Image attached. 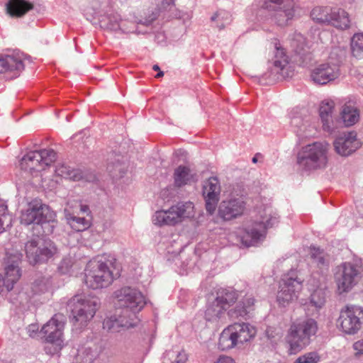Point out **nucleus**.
<instances>
[{
    "instance_id": "1",
    "label": "nucleus",
    "mask_w": 363,
    "mask_h": 363,
    "mask_svg": "<svg viewBox=\"0 0 363 363\" xmlns=\"http://www.w3.org/2000/svg\"><path fill=\"white\" fill-rule=\"evenodd\" d=\"M318 331L317 322L311 318H301L292 321L285 340L290 354H296L306 348Z\"/></svg>"
},
{
    "instance_id": "2",
    "label": "nucleus",
    "mask_w": 363,
    "mask_h": 363,
    "mask_svg": "<svg viewBox=\"0 0 363 363\" xmlns=\"http://www.w3.org/2000/svg\"><path fill=\"white\" fill-rule=\"evenodd\" d=\"M100 304L99 299L91 294H77L68 302L72 322L77 329H82L94 318Z\"/></svg>"
},
{
    "instance_id": "3",
    "label": "nucleus",
    "mask_w": 363,
    "mask_h": 363,
    "mask_svg": "<svg viewBox=\"0 0 363 363\" xmlns=\"http://www.w3.org/2000/svg\"><path fill=\"white\" fill-rule=\"evenodd\" d=\"M278 221V217L272 213L271 208H265L263 213L259 212V217L245 228L241 235L242 244L247 247L256 245L264 240L267 229L273 227Z\"/></svg>"
},
{
    "instance_id": "4",
    "label": "nucleus",
    "mask_w": 363,
    "mask_h": 363,
    "mask_svg": "<svg viewBox=\"0 0 363 363\" xmlns=\"http://www.w3.org/2000/svg\"><path fill=\"white\" fill-rule=\"evenodd\" d=\"M330 145L325 142H315L301 147L297 155V163L306 170L323 169L328 162Z\"/></svg>"
},
{
    "instance_id": "5",
    "label": "nucleus",
    "mask_w": 363,
    "mask_h": 363,
    "mask_svg": "<svg viewBox=\"0 0 363 363\" xmlns=\"http://www.w3.org/2000/svg\"><path fill=\"white\" fill-rule=\"evenodd\" d=\"M111 262L102 260H90L85 269L84 281L91 289H98L108 286L113 281L115 276Z\"/></svg>"
},
{
    "instance_id": "6",
    "label": "nucleus",
    "mask_w": 363,
    "mask_h": 363,
    "mask_svg": "<svg viewBox=\"0 0 363 363\" xmlns=\"http://www.w3.org/2000/svg\"><path fill=\"white\" fill-rule=\"evenodd\" d=\"M237 298L235 291L227 289H220L216 298L207 306L204 316L206 320L217 325L224 320L226 311Z\"/></svg>"
},
{
    "instance_id": "7",
    "label": "nucleus",
    "mask_w": 363,
    "mask_h": 363,
    "mask_svg": "<svg viewBox=\"0 0 363 363\" xmlns=\"http://www.w3.org/2000/svg\"><path fill=\"white\" fill-rule=\"evenodd\" d=\"M25 251L28 262L31 264H36L45 262L53 257L57 252V249L50 240L37 238L26 243Z\"/></svg>"
},
{
    "instance_id": "8",
    "label": "nucleus",
    "mask_w": 363,
    "mask_h": 363,
    "mask_svg": "<svg viewBox=\"0 0 363 363\" xmlns=\"http://www.w3.org/2000/svg\"><path fill=\"white\" fill-rule=\"evenodd\" d=\"M194 216L191 202L179 203L167 211H158L152 216V223L159 226L174 225L182 218Z\"/></svg>"
},
{
    "instance_id": "9",
    "label": "nucleus",
    "mask_w": 363,
    "mask_h": 363,
    "mask_svg": "<svg viewBox=\"0 0 363 363\" xmlns=\"http://www.w3.org/2000/svg\"><path fill=\"white\" fill-rule=\"evenodd\" d=\"M23 255L16 249H8L4 258V271L6 278L0 274V294L6 287L8 291L13 288V285L21 276L19 264L21 262Z\"/></svg>"
},
{
    "instance_id": "10",
    "label": "nucleus",
    "mask_w": 363,
    "mask_h": 363,
    "mask_svg": "<svg viewBox=\"0 0 363 363\" xmlns=\"http://www.w3.org/2000/svg\"><path fill=\"white\" fill-rule=\"evenodd\" d=\"M115 297L118 305L123 308L122 311L127 314L133 313L136 315V313L140 311L147 303L142 292L130 286H125L117 290L115 292Z\"/></svg>"
},
{
    "instance_id": "11",
    "label": "nucleus",
    "mask_w": 363,
    "mask_h": 363,
    "mask_svg": "<svg viewBox=\"0 0 363 363\" xmlns=\"http://www.w3.org/2000/svg\"><path fill=\"white\" fill-rule=\"evenodd\" d=\"M56 160V152L52 149L31 151L20 161L21 168L30 174L39 172L50 166Z\"/></svg>"
},
{
    "instance_id": "12",
    "label": "nucleus",
    "mask_w": 363,
    "mask_h": 363,
    "mask_svg": "<svg viewBox=\"0 0 363 363\" xmlns=\"http://www.w3.org/2000/svg\"><path fill=\"white\" fill-rule=\"evenodd\" d=\"M311 16L317 23L332 25L340 29L347 28L350 25L347 13L340 9L316 7L312 10Z\"/></svg>"
},
{
    "instance_id": "13",
    "label": "nucleus",
    "mask_w": 363,
    "mask_h": 363,
    "mask_svg": "<svg viewBox=\"0 0 363 363\" xmlns=\"http://www.w3.org/2000/svg\"><path fill=\"white\" fill-rule=\"evenodd\" d=\"M302 289V280L296 274V272L291 270L284 274L279 283L277 300L281 306H286L296 299L298 293Z\"/></svg>"
},
{
    "instance_id": "14",
    "label": "nucleus",
    "mask_w": 363,
    "mask_h": 363,
    "mask_svg": "<svg viewBox=\"0 0 363 363\" xmlns=\"http://www.w3.org/2000/svg\"><path fill=\"white\" fill-rule=\"evenodd\" d=\"M363 308L356 306H346L340 310L337 325L347 335L356 334L361 328Z\"/></svg>"
},
{
    "instance_id": "15",
    "label": "nucleus",
    "mask_w": 363,
    "mask_h": 363,
    "mask_svg": "<svg viewBox=\"0 0 363 363\" xmlns=\"http://www.w3.org/2000/svg\"><path fill=\"white\" fill-rule=\"evenodd\" d=\"M261 7L274 11L273 18L281 26L287 25L296 12L293 0H263Z\"/></svg>"
},
{
    "instance_id": "16",
    "label": "nucleus",
    "mask_w": 363,
    "mask_h": 363,
    "mask_svg": "<svg viewBox=\"0 0 363 363\" xmlns=\"http://www.w3.org/2000/svg\"><path fill=\"white\" fill-rule=\"evenodd\" d=\"M52 218V213L48 206L43 204L40 200L31 201L28 208L21 215V223L28 225L32 223L42 224Z\"/></svg>"
},
{
    "instance_id": "17",
    "label": "nucleus",
    "mask_w": 363,
    "mask_h": 363,
    "mask_svg": "<svg viewBox=\"0 0 363 363\" xmlns=\"http://www.w3.org/2000/svg\"><path fill=\"white\" fill-rule=\"evenodd\" d=\"M359 274L357 268L350 262L338 266L335 273L337 292L340 294L349 292L357 284Z\"/></svg>"
},
{
    "instance_id": "18",
    "label": "nucleus",
    "mask_w": 363,
    "mask_h": 363,
    "mask_svg": "<svg viewBox=\"0 0 363 363\" xmlns=\"http://www.w3.org/2000/svg\"><path fill=\"white\" fill-rule=\"evenodd\" d=\"M64 327V316L61 314H56L43 326L40 330L45 341L55 346V351L61 350L63 346L62 331Z\"/></svg>"
},
{
    "instance_id": "19",
    "label": "nucleus",
    "mask_w": 363,
    "mask_h": 363,
    "mask_svg": "<svg viewBox=\"0 0 363 363\" xmlns=\"http://www.w3.org/2000/svg\"><path fill=\"white\" fill-rule=\"evenodd\" d=\"M340 75V64L328 61L315 66L311 71L310 79L314 84L325 85L335 80Z\"/></svg>"
},
{
    "instance_id": "20",
    "label": "nucleus",
    "mask_w": 363,
    "mask_h": 363,
    "mask_svg": "<svg viewBox=\"0 0 363 363\" xmlns=\"http://www.w3.org/2000/svg\"><path fill=\"white\" fill-rule=\"evenodd\" d=\"M221 191L220 182L217 177H211L203 181L202 195L206 202V209L209 214H213L217 207Z\"/></svg>"
},
{
    "instance_id": "21",
    "label": "nucleus",
    "mask_w": 363,
    "mask_h": 363,
    "mask_svg": "<svg viewBox=\"0 0 363 363\" xmlns=\"http://www.w3.org/2000/svg\"><path fill=\"white\" fill-rule=\"evenodd\" d=\"M138 318L133 313L127 314L123 311L106 318L103 323L104 329L112 333L133 328L136 325Z\"/></svg>"
},
{
    "instance_id": "22",
    "label": "nucleus",
    "mask_w": 363,
    "mask_h": 363,
    "mask_svg": "<svg viewBox=\"0 0 363 363\" xmlns=\"http://www.w3.org/2000/svg\"><path fill=\"white\" fill-rule=\"evenodd\" d=\"M333 146L337 154L347 157L359 148L361 143L354 132H344L335 138Z\"/></svg>"
},
{
    "instance_id": "23",
    "label": "nucleus",
    "mask_w": 363,
    "mask_h": 363,
    "mask_svg": "<svg viewBox=\"0 0 363 363\" xmlns=\"http://www.w3.org/2000/svg\"><path fill=\"white\" fill-rule=\"evenodd\" d=\"M245 208V203L241 197H230L220 203L218 214L225 220H230L241 216Z\"/></svg>"
},
{
    "instance_id": "24",
    "label": "nucleus",
    "mask_w": 363,
    "mask_h": 363,
    "mask_svg": "<svg viewBox=\"0 0 363 363\" xmlns=\"http://www.w3.org/2000/svg\"><path fill=\"white\" fill-rule=\"evenodd\" d=\"M274 48L276 49L275 59L271 67L269 77L278 79L280 77H285L284 69L289 65V58L279 43H276Z\"/></svg>"
},
{
    "instance_id": "25",
    "label": "nucleus",
    "mask_w": 363,
    "mask_h": 363,
    "mask_svg": "<svg viewBox=\"0 0 363 363\" xmlns=\"http://www.w3.org/2000/svg\"><path fill=\"white\" fill-rule=\"evenodd\" d=\"M238 345L252 340L256 335V328L249 323H235L229 325Z\"/></svg>"
},
{
    "instance_id": "26",
    "label": "nucleus",
    "mask_w": 363,
    "mask_h": 363,
    "mask_svg": "<svg viewBox=\"0 0 363 363\" xmlns=\"http://www.w3.org/2000/svg\"><path fill=\"white\" fill-rule=\"evenodd\" d=\"M23 69V60L19 55H6L0 58V73L11 72L12 77H16Z\"/></svg>"
},
{
    "instance_id": "27",
    "label": "nucleus",
    "mask_w": 363,
    "mask_h": 363,
    "mask_svg": "<svg viewBox=\"0 0 363 363\" xmlns=\"http://www.w3.org/2000/svg\"><path fill=\"white\" fill-rule=\"evenodd\" d=\"M101 349L93 342H88L79 347L75 354L77 363H91L99 355Z\"/></svg>"
},
{
    "instance_id": "28",
    "label": "nucleus",
    "mask_w": 363,
    "mask_h": 363,
    "mask_svg": "<svg viewBox=\"0 0 363 363\" xmlns=\"http://www.w3.org/2000/svg\"><path fill=\"white\" fill-rule=\"evenodd\" d=\"M334 102L333 101H323L320 106L319 113L323 123V128L329 133L335 130L333 119Z\"/></svg>"
},
{
    "instance_id": "29",
    "label": "nucleus",
    "mask_w": 363,
    "mask_h": 363,
    "mask_svg": "<svg viewBox=\"0 0 363 363\" xmlns=\"http://www.w3.org/2000/svg\"><path fill=\"white\" fill-rule=\"evenodd\" d=\"M255 299L251 296H245L240 301L235 308L228 312V315L233 319L238 318H247L254 310Z\"/></svg>"
},
{
    "instance_id": "30",
    "label": "nucleus",
    "mask_w": 363,
    "mask_h": 363,
    "mask_svg": "<svg viewBox=\"0 0 363 363\" xmlns=\"http://www.w3.org/2000/svg\"><path fill=\"white\" fill-rule=\"evenodd\" d=\"M304 109L296 107L290 111L289 116L290 118V123L291 126L294 127V128H296L295 131L297 133V134L301 136L307 137V121H305L304 119Z\"/></svg>"
},
{
    "instance_id": "31",
    "label": "nucleus",
    "mask_w": 363,
    "mask_h": 363,
    "mask_svg": "<svg viewBox=\"0 0 363 363\" xmlns=\"http://www.w3.org/2000/svg\"><path fill=\"white\" fill-rule=\"evenodd\" d=\"M7 13L12 17H21L33 8L31 3L26 0H9L6 4Z\"/></svg>"
},
{
    "instance_id": "32",
    "label": "nucleus",
    "mask_w": 363,
    "mask_h": 363,
    "mask_svg": "<svg viewBox=\"0 0 363 363\" xmlns=\"http://www.w3.org/2000/svg\"><path fill=\"white\" fill-rule=\"evenodd\" d=\"M194 180V174L186 166L180 165L174 172V184L177 187L186 185Z\"/></svg>"
},
{
    "instance_id": "33",
    "label": "nucleus",
    "mask_w": 363,
    "mask_h": 363,
    "mask_svg": "<svg viewBox=\"0 0 363 363\" xmlns=\"http://www.w3.org/2000/svg\"><path fill=\"white\" fill-rule=\"evenodd\" d=\"M55 173L57 176L73 181H79L82 178V173L79 169H72L63 164L57 166Z\"/></svg>"
},
{
    "instance_id": "34",
    "label": "nucleus",
    "mask_w": 363,
    "mask_h": 363,
    "mask_svg": "<svg viewBox=\"0 0 363 363\" xmlns=\"http://www.w3.org/2000/svg\"><path fill=\"white\" fill-rule=\"evenodd\" d=\"M66 219L69 226L75 231L82 232L88 229L91 226L89 220L84 217H79L68 213L66 215Z\"/></svg>"
},
{
    "instance_id": "35",
    "label": "nucleus",
    "mask_w": 363,
    "mask_h": 363,
    "mask_svg": "<svg viewBox=\"0 0 363 363\" xmlns=\"http://www.w3.org/2000/svg\"><path fill=\"white\" fill-rule=\"evenodd\" d=\"M238 345L232 333L230 327L225 328L221 333L219 340L218 347L222 350L232 349Z\"/></svg>"
},
{
    "instance_id": "36",
    "label": "nucleus",
    "mask_w": 363,
    "mask_h": 363,
    "mask_svg": "<svg viewBox=\"0 0 363 363\" xmlns=\"http://www.w3.org/2000/svg\"><path fill=\"white\" fill-rule=\"evenodd\" d=\"M342 118L346 126L356 123L359 118V113L357 108L352 106H345L341 112Z\"/></svg>"
},
{
    "instance_id": "37",
    "label": "nucleus",
    "mask_w": 363,
    "mask_h": 363,
    "mask_svg": "<svg viewBox=\"0 0 363 363\" xmlns=\"http://www.w3.org/2000/svg\"><path fill=\"white\" fill-rule=\"evenodd\" d=\"M292 50L298 55H303L309 47L306 38L301 33H295L291 40Z\"/></svg>"
},
{
    "instance_id": "38",
    "label": "nucleus",
    "mask_w": 363,
    "mask_h": 363,
    "mask_svg": "<svg viewBox=\"0 0 363 363\" xmlns=\"http://www.w3.org/2000/svg\"><path fill=\"white\" fill-rule=\"evenodd\" d=\"M13 218L8 211V207L6 202L0 200V233L5 229L10 227L12 224Z\"/></svg>"
},
{
    "instance_id": "39",
    "label": "nucleus",
    "mask_w": 363,
    "mask_h": 363,
    "mask_svg": "<svg viewBox=\"0 0 363 363\" xmlns=\"http://www.w3.org/2000/svg\"><path fill=\"white\" fill-rule=\"evenodd\" d=\"M351 50L354 57L363 58V33H355L351 39Z\"/></svg>"
},
{
    "instance_id": "40",
    "label": "nucleus",
    "mask_w": 363,
    "mask_h": 363,
    "mask_svg": "<svg viewBox=\"0 0 363 363\" xmlns=\"http://www.w3.org/2000/svg\"><path fill=\"white\" fill-rule=\"evenodd\" d=\"M311 258L313 264L320 269L328 265V259H326L324 252L318 248L313 247L311 250Z\"/></svg>"
},
{
    "instance_id": "41",
    "label": "nucleus",
    "mask_w": 363,
    "mask_h": 363,
    "mask_svg": "<svg viewBox=\"0 0 363 363\" xmlns=\"http://www.w3.org/2000/svg\"><path fill=\"white\" fill-rule=\"evenodd\" d=\"M310 302L313 306L319 309L325 303V291L322 289H317L311 295Z\"/></svg>"
},
{
    "instance_id": "42",
    "label": "nucleus",
    "mask_w": 363,
    "mask_h": 363,
    "mask_svg": "<svg viewBox=\"0 0 363 363\" xmlns=\"http://www.w3.org/2000/svg\"><path fill=\"white\" fill-rule=\"evenodd\" d=\"M164 359L169 360L170 363H185L187 355L184 351L170 350L165 354Z\"/></svg>"
},
{
    "instance_id": "43",
    "label": "nucleus",
    "mask_w": 363,
    "mask_h": 363,
    "mask_svg": "<svg viewBox=\"0 0 363 363\" xmlns=\"http://www.w3.org/2000/svg\"><path fill=\"white\" fill-rule=\"evenodd\" d=\"M212 21L216 22V26L220 29L225 27V25L230 22V15L225 11H218L211 18Z\"/></svg>"
},
{
    "instance_id": "44",
    "label": "nucleus",
    "mask_w": 363,
    "mask_h": 363,
    "mask_svg": "<svg viewBox=\"0 0 363 363\" xmlns=\"http://www.w3.org/2000/svg\"><path fill=\"white\" fill-rule=\"evenodd\" d=\"M122 158L123 157L118 155V158L115 159L114 160H111L108 164V170L112 173H116L117 172L119 173H123L125 166L122 163Z\"/></svg>"
},
{
    "instance_id": "45",
    "label": "nucleus",
    "mask_w": 363,
    "mask_h": 363,
    "mask_svg": "<svg viewBox=\"0 0 363 363\" xmlns=\"http://www.w3.org/2000/svg\"><path fill=\"white\" fill-rule=\"evenodd\" d=\"M319 360V356L315 352H307L298 357L294 363H316Z\"/></svg>"
},
{
    "instance_id": "46",
    "label": "nucleus",
    "mask_w": 363,
    "mask_h": 363,
    "mask_svg": "<svg viewBox=\"0 0 363 363\" xmlns=\"http://www.w3.org/2000/svg\"><path fill=\"white\" fill-rule=\"evenodd\" d=\"M114 19L110 18L107 28L111 30H118L121 29V25L118 19L113 17Z\"/></svg>"
},
{
    "instance_id": "47",
    "label": "nucleus",
    "mask_w": 363,
    "mask_h": 363,
    "mask_svg": "<svg viewBox=\"0 0 363 363\" xmlns=\"http://www.w3.org/2000/svg\"><path fill=\"white\" fill-rule=\"evenodd\" d=\"M353 349L357 355L363 354V339L355 342L353 344Z\"/></svg>"
},
{
    "instance_id": "48",
    "label": "nucleus",
    "mask_w": 363,
    "mask_h": 363,
    "mask_svg": "<svg viewBox=\"0 0 363 363\" xmlns=\"http://www.w3.org/2000/svg\"><path fill=\"white\" fill-rule=\"evenodd\" d=\"M38 331V326L36 324H30L27 328V332L30 337H34Z\"/></svg>"
},
{
    "instance_id": "49",
    "label": "nucleus",
    "mask_w": 363,
    "mask_h": 363,
    "mask_svg": "<svg viewBox=\"0 0 363 363\" xmlns=\"http://www.w3.org/2000/svg\"><path fill=\"white\" fill-rule=\"evenodd\" d=\"M215 363H235L233 358L225 355L220 356Z\"/></svg>"
},
{
    "instance_id": "50",
    "label": "nucleus",
    "mask_w": 363,
    "mask_h": 363,
    "mask_svg": "<svg viewBox=\"0 0 363 363\" xmlns=\"http://www.w3.org/2000/svg\"><path fill=\"white\" fill-rule=\"evenodd\" d=\"M80 212L89 215L90 213L89 207L87 205L80 204Z\"/></svg>"
},
{
    "instance_id": "51",
    "label": "nucleus",
    "mask_w": 363,
    "mask_h": 363,
    "mask_svg": "<svg viewBox=\"0 0 363 363\" xmlns=\"http://www.w3.org/2000/svg\"><path fill=\"white\" fill-rule=\"evenodd\" d=\"M163 75H164V72H162V71H160V72L157 74L156 77H162Z\"/></svg>"
},
{
    "instance_id": "52",
    "label": "nucleus",
    "mask_w": 363,
    "mask_h": 363,
    "mask_svg": "<svg viewBox=\"0 0 363 363\" xmlns=\"http://www.w3.org/2000/svg\"><path fill=\"white\" fill-rule=\"evenodd\" d=\"M152 69L155 70V71H157V70H160V67L157 65H155L153 67H152Z\"/></svg>"
},
{
    "instance_id": "53",
    "label": "nucleus",
    "mask_w": 363,
    "mask_h": 363,
    "mask_svg": "<svg viewBox=\"0 0 363 363\" xmlns=\"http://www.w3.org/2000/svg\"><path fill=\"white\" fill-rule=\"evenodd\" d=\"M257 162V155H255L253 158H252V162L253 163H256Z\"/></svg>"
},
{
    "instance_id": "54",
    "label": "nucleus",
    "mask_w": 363,
    "mask_h": 363,
    "mask_svg": "<svg viewBox=\"0 0 363 363\" xmlns=\"http://www.w3.org/2000/svg\"><path fill=\"white\" fill-rule=\"evenodd\" d=\"M167 3H171L174 0H166Z\"/></svg>"
}]
</instances>
